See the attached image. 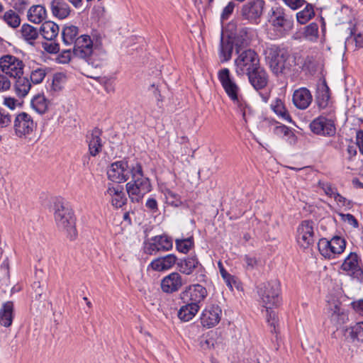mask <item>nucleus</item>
Instances as JSON below:
<instances>
[{"label": "nucleus", "instance_id": "nucleus-1", "mask_svg": "<svg viewBox=\"0 0 363 363\" xmlns=\"http://www.w3.org/2000/svg\"><path fill=\"white\" fill-rule=\"evenodd\" d=\"M131 180L126 184L125 188L130 200L138 203L151 191L152 186L149 178L144 175L140 162L137 161L133 164Z\"/></svg>", "mask_w": 363, "mask_h": 363}, {"label": "nucleus", "instance_id": "nucleus-2", "mask_svg": "<svg viewBox=\"0 0 363 363\" xmlns=\"http://www.w3.org/2000/svg\"><path fill=\"white\" fill-rule=\"evenodd\" d=\"M218 79L221 83L228 97L235 103H236L242 112V118L245 121L247 112L250 111V107L238 98L239 86L232 79L230 70L228 68H223L218 72Z\"/></svg>", "mask_w": 363, "mask_h": 363}, {"label": "nucleus", "instance_id": "nucleus-3", "mask_svg": "<svg viewBox=\"0 0 363 363\" xmlns=\"http://www.w3.org/2000/svg\"><path fill=\"white\" fill-rule=\"evenodd\" d=\"M54 207L55 220L57 227L65 231L71 240L74 239L77 235V230L72 210L60 201L56 202Z\"/></svg>", "mask_w": 363, "mask_h": 363}, {"label": "nucleus", "instance_id": "nucleus-4", "mask_svg": "<svg viewBox=\"0 0 363 363\" xmlns=\"http://www.w3.org/2000/svg\"><path fill=\"white\" fill-rule=\"evenodd\" d=\"M264 54L266 61L274 74L278 75L289 70L290 65L287 62L289 54L285 49L273 45L266 49Z\"/></svg>", "mask_w": 363, "mask_h": 363}, {"label": "nucleus", "instance_id": "nucleus-5", "mask_svg": "<svg viewBox=\"0 0 363 363\" xmlns=\"http://www.w3.org/2000/svg\"><path fill=\"white\" fill-rule=\"evenodd\" d=\"M260 66L259 58L257 53L252 50L247 49L240 52L235 60V73L238 76H247Z\"/></svg>", "mask_w": 363, "mask_h": 363}, {"label": "nucleus", "instance_id": "nucleus-6", "mask_svg": "<svg viewBox=\"0 0 363 363\" xmlns=\"http://www.w3.org/2000/svg\"><path fill=\"white\" fill-rule=\"evenodd\" d=\"M257 293L265 308H272L279 305L280 284L277 280L261 284L258 287Z\"/></svg>", "mask_w": 363, "mask_h": 363}, {"label": "nucleus", "instance_id": "nucleus-7", "mask_svg": "<svg viewBox=\"0 0 363 363\" xmlns=\"http://www.w3.org/2000/svg\"><path fill=\"white\" fill-rule=\"evenodd\" d=\"M346 241L340 236H334L330 240L321 238L318 243L320 253L325 258L334 259L345 250Z\"/></svg>", "mask_w": 363, "mask_h": 363}, {"label": "nucleus", "instance_id": "nucleus-8", "mask_svg": "<svg viewBox=\"0 0 363 363\" xmlns=\"http://www.w3.org/2000/svg\"><path fill=\"white\" fill-rule=\"evenodd\" d=\"M133 164H129L126 160L113 162L107 169L108 179L118 184L128 181L133 174Z\"/></svg>", "mask_w": 363, "mask_h": 363}, {"label": "nucleus", "instance_id": "nucleus-9", "mask_svg": "<svg viewBox=\"0 0 363 363\" xmlns=\"http://www.w3.org/2000/svg\"><path fill=\"white\" fill-rule=\"evenodd\" d=\"M250 84L256 91H260L259 95L264 103L269 99V92L265 90L269 82L267 71L259 66L257 69L247 75Z\"/></svg>", "mask_w": 363, "mask_h": 363}, {"label": "nucleus", "instance_id": "nucleus-10", "mask_svg": "<svg viewBox=\"0 0 363 363\" xmlns=\"http://www.w3.org/2000/svg\"><path fill=\"white\" fill-rule=\"evenodd\" d=\"M25 64L20 58L10 55H4L0 57V69L6 75L16 78L23 74Z\"/></svg>", "mask_w": 363, "mask_h": 363}, {"label": "nucleus", "instance_id": "nucleus-11", "mask_svg": "<svg viewBox=\"0 0 363 363\" xmlns=\"http://www.w3.org/2000/svg\"><path fill=\"white\" fill-rule=\"evenodd\" d=\"M36 128L30 115L26 112L17 114L13 120L15 135L18 138H25L31 134Z\"/></svg>", "mask_w": 363, "mask_h": 363}, {"label": "nucleus", "instance_id": "nucleus-12", "mask_svg": "<svg viewBox=\"0 0 363 363\" xmlns=\"http://www.w3.org/2000/svg\"><path fill=\"white\" fill-rule=\"evenodd\" d=\"M314 223L312 220H303L297 228L296 240L303 249H308L314 243Z\"/></svg>", "mask_w": 363, "mask_h": 363}, {"label": "nucleus", "instance_id": "nucleus-13", "mask_svg": "<svg viewBox=\"0 0 363 363\" xmlns=\"http://www.w3.org/2000/svg\"><path fill=\"white\" fill-rule=\"evenodd\" d=\"M144 251L148 255L170 250L173 247L172 239L166 235L152 237L144 243Z\"/></svg>", "mask_w": 363, "mask_h": 363}, {"label": "nucleus", "instance_id": "nucleus-14", "mask_svg": "<svg viewBox=\"0 0 363 363\" xmlns=\"http://www.w3.org/2000/svg\"><path fill=\"white\" fill-rule=\"evenodd\" d=\"M271 23L280 32L289 31L293 28L294 19L284 9L277 6L272 9Z\"/></svg>", "mask_w": 363, "mask_h": 363}, {"label": "nucleus", "instance_id": "nucleus-15", "mask_svg": "<svg viewBox=\"0 0 363 363\" xmlns=\"http://www.w3.org/2000/svg\"><path fill=\"white\" fill-rule=\"evenodd\" d=\"M309 126L311 130L318 135L331 137L336 133L334 120L323 116L313 120Z\"/></svg>", "mask_w": 363, "mask_h": 363}, {"label": "nucleus", "instance_id": "nucleus-16", "mask_svg": "<svg viewBox=\"0 0 363 363\" xmlns=\"http://www.w3.org/2000/svg\"><path fill=\"white\" fill-rule=\"evenodd\" d=\"M207 291L201 284H193L185 289L180 294L183 303L199 305L207 296Z\"/></svg>", "mask_w": 363, "mask_h": 363}, {"label": "nucleus", "instance_id": "nucleus-17", "mask_svg": "<svg viewBox=\"0 0 363 363\" xmlns=\"http://www.w3.org/2000/svg\"><path fill=\"white\" fill-rule=\"evenodd\" d=\"M264 0H250L244 4L241 9L242 18L250 22L257 23L262 16L264 7Z\"/></svg>", "mask_w": 363, "mask_h": 363}, {"label": "nucleus", "instance_id": "nucleus-18", "mask_svg": "<svg viewBox=\"0 0 363 363\" xmlns=\"http://www.w3.org/2000/svg\"><path fill=\"white\" fill-rule=\"evenodd\" d=\"M341 269L353 278L359 281L363 280V269L359 265V257L355 252H350L345 259L341 265Z\"/></svg>", "mask_w": 363, "mask_h": 363}, {"label": "nucleus", "instance_id": "nucleus-19", "mask_svg": "<svg viewBox=\"0 0 363 363\" xmlns=\"http://www.w3.org/2000/svg\"><path fill=\"white\" fill-rule=\"evenodd\" d=\"M94 48L89 35H81L73 46V54L76 57L84 60L91 53Z\"/></svg>", "mask_w": 363, "mask_h": 363}, {"label": "nucleus", "instance_id": "nucleus-20", "mask_svg": "<svg viewBox=\"0 0 363 363\" xmlns=\"http://www.w3.org/2000/svg\"><path fill=\"white\" fill-rule=\"evenodd\" d=\"M328 309L330 313L331 321L341 325L348 320V315L341 308V303L335 298L328 301Z\"/></svg>", "mask_w": 363, "mask_h": 363}, {"label": "nucleus", "instance_id": "nucleus-21", "mask_svg": "<svg viewBox=\"0 0 363 363\" xmlns=\"http://www.w3.org/2000/svg\"><path fill=\"white\" fill-rule=\"evenodd\" d=\"M220 314L221 309L218 306H210L203 311L201 323L204 327L212 328L219 323Z\"/></svg>", "mask_w": 363, "mask_h": 363}, {"label": "nucleus", "instance_id": "nucleus-22", "mask_svg": "<svg viewBox=\"0 0 363 363\" xmlns=\"http://www.w3.org/2000/svg\"><path fill=\"white\" fill-rule=\"evenodd\" d=\"M182 285V278L178 272L170 273L164 277L161 281V289L163 292L167 294L178 291Z\"/></svg>", "mask_w": 363, "mask_h": 363}, {"label": "nucleus", "instance_id": "nucleus-23", "mask_svg": "<svg viewBox=\"0 0 363 363\" xmlns=\"http://www.w3.org/2000/svg\"><path fill=\"white\" fill-rule=\"evenodd\" d=\"M105 195L110 198L111 202L116 208H121L125 204L127 199L123 191V186H114L111 184H108Z\"/></svg>", "mask_w": 363, "mask_h": 363}, {"label": "nucleus", "instance_id": "nucleus-24", "mask_svg": "<svg viewBox=\"0 0 363 363\" xmlns=\"http://www.w3.org/2000/svg\"><path fill=\"white\" fill-rule=\"evenodd\" d=\"M312 100L311 93L307 88H299L295 90L293 94V104L298 109H306L311 104Z\"/></svg>", "mask_w": 363, "mask_h": 363}, {"label": "nucleus", "instance_id": "nucleus-25", "mask_svg": "<svg viewBox=\"0 0 363 363\" xmlns=\"http://www.w3.org/2000/svg\"><path fill=\"white\" fill-rule=\"evenodd\" d=\"M101 134L102 131L95 128L86 136L89 154L93 157H96L102 150Z\"/></svg>", "mask_w": 363, "mask_h": 363}, {"label": "nucleus", "instance_id": "nucleus-26", "mask_svg": "<svg viewBox=\"0 0 363 363\" xmlns=\"http://www.w3.org/2000/svg\"><path fill=\"white\" fill-rule=\"evenodd\" d=\"M179 271L186 275L191 274L198 268H203L196 256H188L177 262Z\"/></svg>", "mask_w": 363, "mask_h": 363}, {"label": "nucleus", "instance_id": "nucleus-27", "mask_svg": "<svg viewBox=\"0 0 363 363\" xmlns=\"http://www.w3.org/2000/svg\"><path fill=\"white\" fill-rule=\"evenodd\" d=\"M177 258L173 254L157 258L151 262L150 267L155 271H164L172 268L177 263Z\"/></svg>", "mask_w": 363, "mask_h": 363}, {"label": "nucleus", "instance_id": "nucleus-28", "mask_svg": "<svg viewBox=\"0 0 363 363\" xmlns=\"http://www.w3.org/2000/svg\"><path fill=\"white\" fill-rule=\"evenodd\" d=\"M250 40L251 35L250 29L245 27H240L233 39L236 48V52L239 53L241 49L248 46Z\"/></svg>", "mask_w": 363, "mask_h": 363}, {"label": "nucleus", "instance_id": "nucleus-29", "mask_svg": "<svg viewBox=\"0 0 363 363\" xmlns=\"http://www.w3.org/2000/svg\"><path fill=\"white\" fill-rule=\"evenodd\" d=\"M344 335L346 339L352 342L363 343V321L347 328L345 330Z\"/></svg>", "mask_w": 363, "mask_h": 363}, {"label": "nucleus", "instance_id": "nucleus-30", "mask_svg": "<svg viewBox=\"0 0 363 363\" xmlns=\"http://www.w3.org/2000/svg\"><path fill=\"white\" fill-rule=\"evenodd\" d=\"M13 318V303L6 301L0 309V324L8 328L11 325Z\"/></svg>", "mask_w": 363, "mask_h": 363}, {"label": "nucleus", "instance_id": "nucleus-31", "mask_svg": "<svg viewBox=\"0 0 363 363\" xmlns=\"http://www.w3.org/2000/svg\"><path fill=\"white\" fill-rule=\"evenodd\" d=\"M330 89L326 83L324 82L317 89L315 103L320 110L326 108L330 102Z\"/></svg>", "mask_w": 363, "mask_h": 363}, {"label": "nucleus", "instance_id": "nucleus-32", "mask_svg": "<svg viewBox=\"0 0 363 363\" xmlns=\"http://www.w3.org/2000/svg\"><path fill=\"white\" fill-rule=\"evenodd\" d=\"M106 59L105 51L95 47L91 53L84 58V60L94 68L101 67Z\"/></svg>", "mask_w": 363, "mask_h": 363}, {"label": "nucleus", "instance_id": "nucleus-33", "mask_svg": "<svg viewBox=\"0 0 363 363\" xmlns=\"http://www.w3.org/2000/svg\"><path fill=\"white\" fill-rule=\"evenodd\" d=\"M15 79L14 90L16 94L20 98L26 96L32 87L31 82L28 77H23V75Z\"/></svg>", "mask_w": 363, "mask_h": 363}, {"label": "nucleus", "instance_id": "nucleus-34", "mask_svg": "<svg viewBox=\"0 0 363 363\" xmlns=\"http://www.w3.org/2000/svg\"><path fill=\"white\" fill-rule=\"evenodd\" d=\"M233 45H235V44L230 38L224 39L223 34L221 35L219 52V57L221 62H228L231 59Z\"/></svg>", "mask_w": 363, "mask_h": 363}, {"label": "nucleus", "instance_id": "nucleus-35", "mask_svg": "<svg viewBox=\"0 0 363 363\" xmlns=\"http://www.w3.org/2000/svg\"><path fill=\"white\" fill-rule=\"evenodd\" d=\"M50 8L53 16L59 19L67 18L70 13L68 4L62 0H52L50 3Z\"/></svg>", "mask_w": 363, "mask_h": 363}, {"label": "nucleus", "instance_id": "nucleus-36", "mask_svg": "<svg viewBox=\"0 0 363 363\" xmlns=\"http://www.w3.org/2000/svg\"><path fill=\"white\" fill-rule=\"evenodd\" d=\"M60 28L57 24L52 21L44 22L40 28V33L48 40H54L58 35Z\"/></svg>", "mask_w": 363, "mask_h": 363}, {"label": "nucleus", "instance_id": "nucleus-37", "mask_svg": "<svg viewBox=\"0 0 363 363\" xmlns=\"http://www.w3.org/2000/svg\"><path fill=\"white\" fill-rule=\"evenodd\" d=\"M178 311V318L184 321L187 322L191 320L199 311L200 306L199 305L184 303Z\"/></svg>", "mask_w": 363, "mask_h": 363}, {"label": "nucleus", "instance_id": "nucleus-38", "mask_svg": "<svg viewBox=\"0 0 363 363\" xmlns=\"http://www.w3.org/2000/svg\"><path fill=\"white\" fill-rule=\"evenodd\" d=\"M79 29L74 26H66L62 31L63 43L67 45H74L78 40Z\"/></svg>", "mask_w": 363, "mask_h": 363}, {"label": "nucleus", "instance_id": "nucleus-39", "mask_svg": "<svg viewBox=\"0 0 363 363\" xmlns=\"http://www.w3.org/2000/svg\"><path fill=\"white\" fill-rule=\"evenodd\" d=\"M21 38L30 45H33L35 40L38 38L39 31L34 26L25 23L20 30Z\"/></svg>", "mask_w": 363, "mask_h": 363}, {"label": "nucleus", "instance_id": "nucleus-40", "mask_svg": "<svg viewBox=\"0 0 363 363\" xmlns=\"http://www.w3.org/2000/svg\"><path fill=\"white\" fill-rule=\"evenodd\" d=\"M49 104L44 94H40L34 96L30 101L32 108L40 114H43L48 111Z\"/></svg>", "mask_w": 363, "mask_h": 363}, {"label": "nucleus", "instance_id": "nucleus-41", "mask_svg": "<svg viewBox=\"0 0 363 363\" xmlns=\"http://www.w3.org/2000/svg\"><path fill=\"white\" fill-rule=\"evenodd\" d=\"M46 17L45 9L41 5L31 6L28 11V18L34 23H41Z\"/></svg>", "mask_w": 363, "mask_h": 363}, {"label": "nucleus", "instance_id": "nucleus-42", "mask_svg": "<svg viewBox=\"0 0 363 363\" xmlns=\"http://www.w3.org/2000/svg\"><path fill=\"white\" fill-rule=\"evenodd\" d=\"M49 68L45 65L33 67L30 73V81L33 84H41L45 78Z\"/></svg>", "mask_w": 363, "mask_h": 363}, {"label": "nucleus", "instance_id": "nucleus-43", "mask_svg": "<svg viewBox=\"0 0 363 363\" xmlns=\"http://www.w3.org/2000/svg\"><path fill=\"white\" fill-rule=\"evenodd\" d=\"M271 108L281 119L288 122H292V118L289 111L280 99H276L272 101Z\"/></svg>", "mask_w": 363, "mask_h": 363}, {"label": "nucleus", "instance_id": "nucleus-44", "mask_svg": "<svg viewBox=\"0 0 363 363\" xmlns=\"http://www.w3.org/2000/svg\"><path fill=\"white\" fill-rule=\"evenodd\" d=\"M0 19H1L9 27L12 28H16L21 24V18L18 13L13 9H9L3 13L0 16Z\"/></svg>", "mask_w": 363, "mask_h": 363}, {"label": "nucleus", "instance_id": "nucleus-45", "mask_svg": "<svg viewBox=\"0 0 363 363\" xmlns=\"http://www.w3.org/2000/svg\"><path fill=\"white\" fill-rule=\"evenodd\" d=\"M315 15L313 7L308 4L303 10L296 13L297 21L301 24L306 23Z\"/></svg>", "mask_w": 363, "mask_h": 363}, {"label": "nucleus", "instance_id": "nucleus-46", "mask_svg": "<svg viewBox=\"0 0 363 363\" xmlns=\"http://www.w3.org/2000/svg\"><path fill=\"white\" fill-rule=\"evenodd\" d=\"M194 238H177L175 240L177 250L182 253L186 254L194 247Z\"/></svg>", "mask_w": 363, "mask_h": 363}, {"label": "nucleus", "instance_id": "nucleus-47", "mask_svg": "<svg viewBox=\"0 0 363 363\" xmlns=\"http://www.w3.org/2000/svg\"><path fill=\"white\" fill-rule=\"evenodd\" d=\"M305 37L311 40H315L318 37V26L315 23H311L305 28Z\"/></svg>", "mask_w": 363, "mask_h": 363}, {"label": "nucleus", "instance_id": "nucleus-48", "mask_svg": "<svg viewBox=\"0 0 363 363\" xmlns=\"http://www.w3.org/2000/svg\"><path fill=\"white\" fill-rule=\"evenodd\" d=\"M164 196L167 200V203L172 206L177 207L182 204L180 196L171 190H166L164 191Z\"/></svg>", "mask_w": 363, "mask_h": 363}, {"label": "nucleus", "instance_id": "nucleus-49", "mask_svg": "<svg viewBox=\"0 0 363 363\" xmlns=\"http://www.w3.org/2000/svg\"><path fill=\"white\" fill-rule=\"evenodd\" d=\"M65 75L62 73H56L54 74L52 82V89L55 91H60L62 88V84L65 80Z\"/></svg>", "mask_w": 363, "mask_h": 363}, {"label": "nucleus", "instance_id": "nucleus-50", "mask_svg": "<svg viewBox=\"0 0 363 363\" xmlns=\"http://www.w3.org/2000/svg\"><path fill=\"white\" fill-rule=\"evenodd\" d=\"M218 267H219V270H220V273L221 277H223V279L225 281L226 284L229 287H230L232 289L233 288V284L235 283V278H234V277L232 276L231 274H230L225 270V269L224 268V267L223 266V264L220 262L218 263Z\"/></svg>", "mask_w": 363, "mask_h": 363}, {"label": "nucleus", "instance_id": "nucleus-51", "mask_svg": "<svg viewBox=\"0 0 363 363\" xmlns=\"http://www.w3.org/2000/svg\"><path fill=\"white\" fill-rule=\"evenodd\" d=\"M236 4L234 1H230L227 6H225L221 13L220 20L221 21H227L232 15Z\"/></svg>", "mask_w": 363, "mask_h": 363}, {"label": "nucleus", "instance_id": "nucleus-52", "mask_svg": "<svg viewBox=\"0 0 363 363\" xmlns=\"http://www.w3.org/2000/svg\"><path fill=\"white\" fill-rule=\"evenodd\" d=\"M11 123V116L4 110H0V128H6Z\"/></svg>", "mask_w": 363, "mask_h": 363}, {"label": "nucleus", "instance_id": "nucleus-53", "mask_svg": "<svg viewBox=\"0 0 363 363\" xmlns=\"http://www.w3.org/2000/svg\"><path fill=\"white\" fill-rule=\"evenodd\" d=\"M339 216L341 217L342 221L347 223L349 225L354 228L358 227V221L353 215L350 213L345 214L340 213H339Z\"/></svg>", "mask_w": 363, "mask_h": 363}, {"label": "nucleus", "instance_id": "nucleus-54", "mask_svg": "<svg viewBox=\"0 0 363 363\" xmlns=\"http://www.w3.org/2000/svg\"><path fill=\"white\" fill-rule=\"evenodd\" d=\"M243 260L245 262L246 268L248 270H252L257 265L258 261L255 257L250 255H246L243 257Z\"/></svg>", "mask_w": 363, "mask_h": 363}, {"label": "nucleus", "instance_id": "nucleus-55", "mask_svg": "<svg viewBox=\"0 0 363 363\" xmlns=\"http://www.w3.org/2000/svg\"><path fill=\"white\" fill-rule=\"evenodd\" d=\"M11 83L7 75L0 74V91H6L10 89Z\"/></svg>", "mask_w": 363, "mask_h": 363}, {"label": "nucleus", "instance_id": "nucleus-56", "mask_svg": "<svg viewBox=\"0 0 363 363\" xmlns=\"http://www.w3.org/2000/svg\"><path fill=\"white\" fill-rule=\"evenodd\" d=\"M274 133L278 136H286L291 133L287 126L277 124L274 128Z\"/></svg>", "mask_w": 363, "mask_h": 363}, {"label": "nucleus", "instance_id": "nucleus-57", "mask_svg": "<svg viewBox=\"0 0 363 363\" xmlns=\"http://www.w3.org/2000/svg\"><path fill=\"white\" fill-rule=\"evenodd\" d=\"M267 320L269 324L276 329V324L277 322V317L276 313L272 308H266Z\"/></svg>", "mask_w": 363, "mask_h": 363}, {"label": "nucleus", "instance_id": "nucleus-58", "mask_svg": "<svg viewBox=\"0 0 363 363\" xmlns=\"http://www.w3.org/2000/svg\"><path fill=\"white\" fill-rule=\"evenodd\" d=\"M284 3L293 10H296L303 6L305 0H283Z\"/></svg>", "mask_w": 363, "mask_h": 363}, {"label": "nucleus", "instance_id": "nucleus-59", "mask_svg": "<svg viewBox=\"0 0 363 363\" xmlns=\"http://www.w3.org/2000/svg\"><path fill=\"white\" fill-rule=\"evenodd\" d=\"M45 50L51 54H55L59 52L60 46L55 43H46L43 45Z\"/></svg>", "mask_w": 363, "mask_h": 363}, {"label": "nucleus", "instance_id": "nucleus-60", "mask_svg": "<svg viewBox=\"0 0 363 363\" xmlns=\"http://www.w3.org/2000/svg\"><path fill=\"white\" fill-rule=\"evenodd\" d=\"M145 206L152 213H156L158 211L157 202L154 198H149L146 201Z\"/></svg>", "mask_w": 363, "mask_h": 363}, {"label": "nucleus", "instance_id": "nucleus-61", "mask_svg": "<svg viewBox=\"0 0 363 363\" xmlns=\"http://www.w3.org/2000/svg\"><path fill=\"white\" fill-rule=\"evenodd\" d=\"M0 271L6 276H9V260L8 257H6L0 265Z\"/></svg>", "mask_w": 363, "mask_h": 363}, {"label": "nucleus", "instance_id": "nucleus-62", "mask_svg": "<svg viewBox=\"0 0 363 363\" xmlns=\"http://www.w3.org/2000/svg\"><path fill=\"white\" fill-rule=\"evenodd\" d=\"M71 59V52L70 50L64 51L59 57L58 61L60 63H67L69 62Z\"/></svg>", "mask_w": 363, "mask_h": 363}, {"label": "nucleus", "instance_id": "nucleus-63", "mask_svg": "<svg viewBox=\"0 0 363 363\" xmlns=\"http://www.w3.org/2000/svg\"><path fill=\"white\" fill-rule=\"evenodd\" d=\"M334 199L337 203H340L343 206H350L351 205V201H348L338 192L337 194H335Z\"/></svg>", "mask_w": 363, "mask_h": 363}, {"label": "nucleus", "instance_id": "nucleus-64", "mask_svg": "<svg viewBox=\"0 0 363 363\" xmlns=\"http://www.w3.org/2000/svg\"><path fill=\"white\" fill-rule=\"evenodd\" d=\"M323 189L325 193L330 197L334 198L335 196V194H337L336 189L335 188H333L332 186V185L330 184H324Z\"/></svg>", "mask_w": 363, "mask_h": 363}]
</instances>
